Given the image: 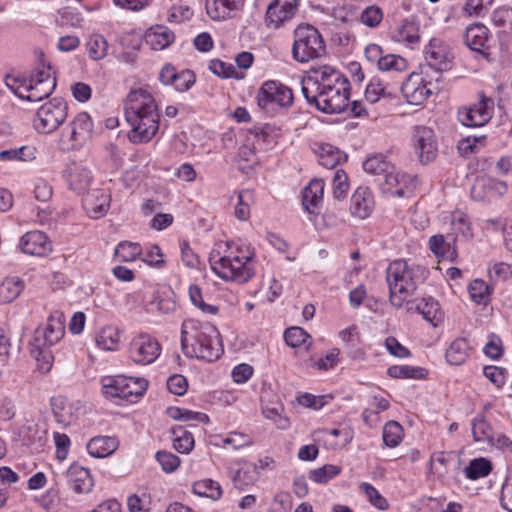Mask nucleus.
Wrapping results in <instances>:
<instances>
[{
	"label": "nucleus",
	"mask_w": 512,
	"mask_h": 512,
	"mask_svg": "<svg viewBox=\"0 0 512 512\" xmlns=\"http://www.w3.org/2000/svg\"><path fill=\"white\" fill-rule=\"evenodd\" d=\"M209 70L213 74L223 78H238L235 67L232 64L223 62L219 59H213L209 62Z\"/></svg>",
	"instance_id": "nucleus-61"
},
{
	"label": "nucleus",
	"mask_w": 512,
	"mask_h": 512,
	"mask_svg": "<svg viewBox=\"0 0 512 512\" xmlns=\"http://www.w3.org/2000/svg\"><path fill=\"white\" fill-rule=\"evenodd\" d=\"M295 14L294 11L288 12L287 9L284 10L280 3L278 4L276 0H273L267 7L265 21L268 26L279 28L285 21L292 19Z\"/></svg>",
	"instance_id": "nucleus-31"
},
{
	"label": "nucleus",
	"mask_w": 512,
	"mask_h": 512,
	"mask_svg": "<svg viewBox=\"0 0 512 512\" xmlns=\"http://www.w3.org/2000/svg\"><path fill=\"white\" fill-rule=\"evenodd\" d=\"M100 383L102 393L106 399H119L130 403L141 398L148 388L146 379L121 374L104 376Z\"/></svg>",
	"instance_id": "nucleus-6"
},
{
	"label": "nucleus",
	"mask_w": 512,
	"mask_h": 512,
	"mask_svg": "<svg viewBox=\"0 0 512 512\" xmlns=\"http://www.w3.org/2000/svg\"><path fill=\"white\" fill-rule=\"evenodd\" d=\"M181 346L184 354L208 362L217 360L223 352L220 333L208 323L187 319L181 326Z\"/></svg>",
	"instance_id": "nucleus-2"
},
{
	"label": "nucleus",
	"mask_w": 512,
	"mask_h": 512,
	"mask_svg": "<svg viewBox=\"0 0 512 512\" xmlns=\"http://www.w3.org/2000/svg\"><path fill=\"white\" fill-rule=\"evenodd\" d=\"M192 491L198 496L207 497L212 500H218L222 495L219 483L211 479L196 481L192 486Z\"/></svg>",
	"instance_id": "nucleus-42"
},
{
	"label": "nucleus",
	"mask_w": 512,
	"mask_h": 512,
	"mask_svg": "<svg viewBox=\"0 0 512 512\" xmlns=\"http://www.w3.org/2000/svg\"><path fill=\"white\" fill-rule=\"evenodd\" d=\"M475 442L489 444L493 440V429L483 415H477L471 423Z\"/></svg>",
	"instance_id": "nucleus-35"
},
{
	"label": "nucleus",
	"mask_w": 512,
	"mask_h": 512,
	"mask_svg": "<svg viewBox=\"0 0 512 512\" xmlns=\"http://www.w3.org/2000/svg\"><path fill=\"white\" fill-rule=\"evenodd\" d=\"M471 299L477 304H486L490 297V288L481 279L473 280L468 287Z\"/></svg>",
	"instance_id": "nucleus-51"
},
{
	"label": "nucleus",
	"mask_w": 512,
	"mask_h": 512,
	"mask_svg": "<svg viewBox=\"0 0 512 512\" xmlns=\"http://www.w3.org/2000/svg\"><path fill=\"white\" fill-rule=\"evenodd\" d=\"M65 334V317L61 311H53L45 325L39 326L34 334L33 341L38 345L52 346L58 343Z\"/></svg>",
	"instance_id": "nucleus-16"
},
{
	"label": "nucleus",
	"mask_w": 512,
	"mask_h": 512,
	"mask_svg": "<svg viewBox=\"0 0 512 512\" xmlns=\"http://www.w3.org/2000/svg\"><path fill=\"white\" fill-rule=\"evenodd\" d=\"M96 343L104 350H116L120 344L119 329L112 325L103 327L96 336Z\"/></svg>",
	"instance_id": "nucleus-33"
},
{
	"label": "nucleus",
	"mask_w": 512,
	"mask_h": 512,
	"mask_svg": "<svg viewBox=\"0 0 512 512\" xmlns=\"http://www.w3.org/2000/svg\"><path fill=\"white\" fill-rule=\"evenodd\" d=\"M492 22L503 32L512 30V8L502 6L495 9L492 14Z\"/></svg>",
	"instance_id": "nucleus-56"
},
{
	"label": "nucleus",
	"mask_w": 512,
	"mask_h": 512,
	"mask_svg": "<svg viewBox=\"0 0 512 512\" xmlns=\"http://www.w3.org/2000/svg\"><path fill=\"white\" fill-rule=\"evenodd\" d=\"M387 374L392 378L405 379H421L427 374L426 370L420 367L409 365H393L388 368Z\"/></svg>",
	"instance_id": "nucleus-44"
},
{
	"label": "nucleus",
	"mask_w": 512,
	"mask_h": 512,
	"mask_svg": "<svg viewBox=\"0 0 512 512\" xmlns=\"http://www.w3.org/2000/svg\"><path fill=\"white\" fill-rule=\"evenodd\" d=\"M349 83L340 71L324 65L311 68L308 75L301 80V91L305 98L315 97L317 91H325L332 87Z\"/></svg>",
	"instance_id": "nucleus-8"
},
{
	"label": "nucleus",
	"mask_w": 512,
	"mask_h": 512,
	"mask_svg": "<svg viewBox=\"0 0 512 512\" xmlns=\"http://www.w3.org/2000/svg\"><path fill=\"white\" fill-rule=\"evenodd\" d=\"M340 472L341 468L339 466L327 464L320 468L311 470L309 478L316 483L324 484L337 476Z\"/></svg>",
	"instance_id": "nucleus-55"
},
{
	"label": "nucleus",
	"mask_w": 512,
	"mask_h": 512,
	"mask_svg": "<svg viewBox=\"0 0 512 512\" xmlns=\"http://www.w3.org/2000/svg\"><path fill=\"white\" fill-rule=\"evenodd\" d=\"M429 248L436 255L443 258L453 259L456 256V250L448 243L443 235H434L429 239Z\"/></svg>",
	"instance_id": "nucleus-49"
},
{
	"label": "nucleus",
	"mask_w": 512,
	"mask_h": 512,
	"mask_svg": "<svg viewBox=\"0 0 512 512\" xmlns=\"http://www.w3.org/2000/svg\"><path fill=\"white\" fill-rule=\"evenodd\" d=\"M68 182L72 190L83 193L92 182L91 171L81 165L73 164L68 171Z\"/></svg>",
	"instance_id": "nucleus-27"
},
{
	"label": "nucleus",
	"mask_w": 512,
	"mask_h": 512,
	"mask_svg": "<svg viewBox=\"0 0 512 512\" xmlns=\"http://www.w3.org/2000/svg\"><path fill=\"white\" fill-rule=\"evenodd\" d=\"M93 133V121L86 112L77 114L74 119L63 130L62 135L67 136L71 149L82 147Z\"/></svg>",
	"instance_id": "nucleus-18"
},
{
	"label": "nucleus",
	"mask_w": 512,
	"mask_h": 512,
	"mask_svg": "<svg viewBox=\"0 0 512 512\" xmlns=\"http://www.w3.org/2000/svg\"><path fill=\"white\" fill-rule=\"evenodd\" d=\"M6 86L19 98L31 102L48 98L56 88V77L51 65L41 62L29 75L7 76Z\"/></svg>",
	"instance_id": "nucleus-5"
},
{
	"label": "nucleus",
	"mask_w": 512,
	"mask_h": 512,
	"mask_svg": "<svg viewBox=\"0 0 512 512\" xmlns=\"http://www.w3.org/2000/svg\"><path fill=\"white\" fill-rule=\"evenodd\" d=\"M431 76L428 70L421 73H411L405 82L402 83L401 92L406 101L411 105H421L432 94L434 89Z\"/></svg>",
	"instance_id": "nucleus-11"
},
{
	"label": "nucleus",
	"mask_w": 512,
	"mask_h": 512,
	"mask_svg": "<svg viewBox=\"0 0 512 512\" xmlns=\"http://www.w3.org/2000/svg\"><path fill=\"white\" fill-rule=\"evenodd\" d=\"M326 53L325 41L320 32L310 24H300L294 30L293 59L306 63L321 58Z\"/></svg>",
	"instance_id": "nucleus-7"
},
{
	"label": "nucleus",
	"mask_w": 512,
	"mask_h": 512,
	"mask_svg": "<svg viewBox=\"0 0 512 512\" xmlns=\"http://www.w3.org/2000/svg\"><path fill=\"white\" fill-rule=\"evenodd\" d=\"M129 352L133 362L148 365L159 357L161 345L156 338L148 334H139L132 339Z\"/></svg>",
	"instance_id": "nucleus-14"
},
{
	"label": "nucleus",
	"mask_w": 512,
	"mask_h": 512,
	"mask_svg": "<svg viewBox=\"0 0 512 512\" xmlns=\"http://www.w3.org/2000/svg\"><path fill=\"white\" fill-rule=\"evenodd\" d=\"M31 355L37 361V366L39 371L43 373H47L50 371L53 364V355L49 348L51 346L48 345H38L37 342H31Z\"/></svg>",
	"instance_id": "nucleus-37"
},
{
	"label": "nucleus",
	"mask_w": 512,
	"mask_h": 512,
	"mask_svg": "<svg viewBox=\"0 0 512 512\" xmlns=\"http://www.w3.org/2000/svg\"><path fill=\"white\" fill-rule=\"evenodd\" d=\"M324 194V182L321 179H313L304 188L302 193V205L309 213H314L315 209L322 202Z\"/></svg>",
	"instance_id": "nucleus-26"
},
{
	"label": "nucleus",
	"mask_w": 512,
	"mask_h": 512,
	"mask_svg": "<svg viewBox=\"0 0 512 512\" xmlns=\"http://www.w3.org/2000/svg\"><path fill=\"white\" fill-rule=\"evenodd\" d=\"M110 201L109 194L95 190L83 199V207L89 217L97 219L106 214L110 207Z\"/></svg>",
	"instance_id": "nucleus-23"
},
{
	"label": "nucleus",
	"mask_w": 512,
	"mask_h": 512,
	"mask_svg": "<svg viewBox=\"0 0 512 512\" xmlns=\"http://www.w3.org/2000/svg\"><path fill=\"white\" fill-rule=\"evenodd\" d=\"M53 439L56 447V457L58 460L63 461L67 458L69 448L71 445L70 438L64 433L54 432Z\"/></svg>",
	"instance_id": "nucleus-64"
},
{
	"label": "nucleus",
	"mask_w": 512,
	"mask_h": 512,
	"mask_svg": "<svg viewBox=\"0 0 512 512\" xmlns=\"http://www.w3.org/2000/svg\"><path fill=\"white\" fill-rule=\"evenodd\" d=\"M125 117L132 126L129 139L134 143L149 142L159 130L160 115L154 97L144 88L130 91L125 104Z\"/></svg>",
	"instance_id": "nucleus-1"
},
{
	"label": "nucleus",
	"mask_w": 512,
	"mask_h": 512,
	"mask_svg": "<svg viewBox=\"0 0 512 512\" xmlns=\"http://www.w3.org/2000/svg\"><path fill=\"white\" fill-rule=\"evenodd\" d=\"M252 190H243L237 194V204L235 207V216L241 220H247L250 216V202L253 200Z\"/></svg>",
	"instance_id": "nucleus-52"
},
{
	"label": "nucleus",
	"mask_w": 512,
	"mask_h": 512,
	"mask_svg": "<svg viewBox=\"0 0 512 512\" xmlns=\"http://www.w3.org/2000/svg\"><path fill=\"white\" fill-rule=\"evenodd\" d=\"M414 149L422 164L432 162L438 153L434 131L430 127L416 126L412 136Z\"/></svg>",
	"instance_id": "nucleus-17"
},
{
	"label": "nucleus",
	"mask_w": 512,
	"mask_h": 512,
	"mask_svg": "<svg viewBox=\"0 0 512 512\" xmlns=\"http://www.w3.org/2000/svg\"><path fill=\"white\" fill-rule=\"evenodd\" d=\"M417 311L423 315L425 320L435 327L442 321L440 305L432 297L423 298L417 304Z\"/></svg>",
	"instance_id": "nucleus-32"
},
{
	"label": "nucleus",
	"mask_w": 512,
	"mask_h": 512,
	"mask_svg": "<svg viewBox=\"0 0 512 512\" xmlns=\"http://www.w3.org/2000/svg\"><path fill=\"white\" fill-rule=\"evenodd\" d=\"M347 156L338 148L325 144L320 147L319 163L328 169L335 168L338 164L346 161Z\"/></svg>",
	"instance_id": "nucleus-34"
},
{
	"label": "nucleus",
	"mask_w": 512,
	"mask_h": 512,
	"mask_svg": "<svg viewBox=\"0 0 512 512\" xmlns=\"http://www.w3.org/2000/svg\"><path fill=\"white\" fill-rule=\"evenodd\" d=\"M426 67L423 70L432 71L434 80L438 82L441 73L450 69L453 54L450 46L439 38H432L425 48Z\"/></svg>",
	"instance_id": "nucleus-13"
},
{
	"label": "nucleus",
	"mask_w": 512,
	"mask_h": 512,
	"mask_svg": "<svg viewBox=\"0 0 512 512\" xmlns=\"http://www.w3.org/2000/svg\"><path fill=\"white\" fill-rule=\"evenodd\" d=\"M194 83V72L191 70H182L181 72H177L172 85L177 91L183 92L189 90Z\"/></svg>",
	"instance_id": "nucleus-63"
},
{
	"label": "nucleus",
	"mask_w": 512,
	"mask_h": 512,
	"mask_svg": "<svg viewBox=\"0 0 512 512\" xmlns=\"http://www.w3.org/2000/svg\"><path fill=\"white\" fill-rule=\"evenodd\" d=\"M332 184L334 198L337 200L344 199L349 189L348 176L344 170L338 169L335 171Z\"/></svg>",
	"instance_id": "nucleus-58"
},
{
	"label": "nucleus",
	"mask_w": 512,
	"mask_h": 512,
	"mask_svg": "<svg viewBox=\"0 0 512 512\" xmlns=\"http://www.w3.org/2000/svg\"><path fill=\"white\" fill-rule=\"evenodd\" d=\"M360 489L373 506L379 510H386L388 508L387 500L378 492L374 486L369 483H362Z\"/></svg>",
	"instance_id": "nucleus-60"
},
{
	"label": "nucleus",
	"mask_w": 512,
	"mask_h": 512,
	"mask_svg": "<svg viewBox=\"0 0 512 512\" xmlns=\"http://www.w3.org/2000/svg\"><path fill=\"white\" fill-rule=\"evenodd\" d=\"M66 478L70 488L78 494L89 493L94 486L90 471L76 463L68 468Z\"/></svg>",
	"instance_id": "nucleus-22"
},
{
	"label": "nucleus",
	"mask_w": 512,
	"mask_h": 512,
	"mask_svg": "<svg viewBox=\"0 0 512 512\" xmlns=\"http://www.w3.org/2000/svg\"><path fill=\"white\" fill-rule=\"evenodd\" d=\"M374 197L370 188L365 186L358 187L351 197V214L359 219H366L374 209Z\"/></svg>",
	"instance_id": "nucleus-21"
},
{
	"label": "nucleus",
	"mask_w": 512,
	"mask_h": 512,
	"mask_svg": "<svg viewBox=\"0 0 512 512\" xmlns=\"http://www.w3.org/2000/svg\"><path fill=\"white\" fill-rule=\"evenodd\" d=\"M229 474L235 487L240 490L253 485L259 478L257 465L246 461H243V465L237 469L230 466Z\"/></svg>",
	"instance_id": "nucleus-25"
},
{
	"label": "nucleus",
	"mask_w": 512,
	"mask_h": 512,
	"mask_svg": "<svg viewBox=\"0 0 512 512\" xmlns=\"http://www.w3.org/2000/svg\"><path fill=\"white\" fill-rule=\"evenodd\" d=\"M257 102L266 111H273L276 107L287 108L293 103V93L280 82L266 81L257 93Z\"/></svg>",
	"instance_id": "nucleus-12"
},
{
	"label": "nucleus",
	"mask_w": 512,
	"mask_h": 512,
	"mask_svg": "<svg viewBox=\"0 0 512 512\" xmlns=\"http://www.w3.org/2000/svg\"><path fill=\"white\" fill-rule=\"evenodd\" d=\"M492 470L490 460L480 457L471 460L468 466L464 469L465 476L470 480H477L486 477Z\"/></svg>",
	"instance_id": "nucleus-40"
},
{
	"label": "nucleus",
	"mask_w": 512,
	"mask_h": 512,
	"mask_svg": "<svg viewBox=\"0 0 512 512\" xmlns=\"http://www.w3.org/2000/svg\"><path fill=\"white\" fill-rule=\"evenodd\" d=\"M89 57L93 60H101L107 55L108 42L99 34L91 35L87 42Z\"/></svg>",
	"instance_id": "nucleus-50"
},
{
	"label": "nucleus",
	"mask_w": 512,
	"mask_h": 512,
	"mask_svg": "<svg viewBox=\"0 0 512 512\" xmlns=\"http://www.w3.org/2000/svg\"><path fill=\"white\" fill-rule=\"evenodd\" d=\"M468 352V342L463 338H459L453 341L446 350V359L452 365H461L468 358Z\"/></svg>",
	"instance_id": "nucleus-36"
},
{
	"label": "nucleus",
	"mask_w": 512,
	"mask_h": 512,
	"mask_svg": "<svg viewBox=\"0 0 512 512\" xmlns=\"http://www.w3.org/2000/svg\"><path fill=\"white\" fill-rule=\"evenodd\" d=\"M174 448L183 454L189 453L194 447V437L192 433L186 431L182 426L173 428Z\"/></svg>",
	"instance_id": "nucleus-46"
},
{
	"label": "nucleus",
	"mask_w": 512,
	"mask_h": 512,
	"mask_svg": "<svg viewBox=\"0 0 512 512\" xmlns=\"http://www.w3.org/2000/svg\"><path fill=\"white\" fill-rule=\"evenodd\" d=\"M350 83L317 91L315 97L305 98L310 105L327 114H339L348 107Z\"/></svg>",
	"instance_id": "nucleus-9"
},
{
	"label": "nucleus",
	"mask_w": 512,
	"mask_h": 512,
	"mask_svg": "<svg viewBox=\"0 0 512 512\" xmlns=\"http://www.w3.org/2000/svg\"><path fill=\"white\" fill-rule=\"evenodd\" d=\"M382 19L383 11L376 5H370L366 7L360 15L361 22L370 28L379 26V24L382 22Z\"/></svg>",
	"instance_id": "nucleus-59"
},
{
	"label": "nucleus",
	"mask_w": 512,
	"mask_h": 512,
	"mask_svg": "<svg viewBox=\"0 0 512 512\" xmlns=\"http://www.w3.org/2000/svg\"><path fill=\"white\" fill-rule=\"evenodd\" d=\"M142 249L138 243L121 242L115 249V255L123 262L134 261L141 255Z\"/></svg>",
	"instance_id": "nucleus-54"
},
{
	"label": "nucleus",
	"mask_w": 512,
	"mask_h": 512,
	"mask_svg": "<svg viewBox=\"0 0 512 512\" xmlns=\"http://www.w3.org/2000/svg\"><path fill=\"white\" fill-rule=\"evenodd\" d=\"M167 415L178 421H196L206 423L209 421V417L205 413L195 412L188 409H182L179 407H168L166 410Z\"/></svg>",
	"instance_id": "nucleus-45"
},
{
	"label": "nucleus",
	"mask_w": 512,
	"mask_h": 512,
	"mask_svg": "<svg viewBox=\"0 0 512 512\" xmlns=\"http://www.w3.org/2000/svg\"><path fill=\"white\" fill-rule=\"evenodd\" d=\"M363 169L366 173L375 176L376 179H380L387 171H390L389 169H392V164L382 154H378L367 158L363 163Z\"/></svg>",
	"instance_id": "nucleus-39"
},
{
	"label": "nucleus",
	"mask_w": 512,
	"mask_h": 512,
	"mask_svg": "<svg viewBox=\"0 0 512 512\" xmlns=\"http://www.w3.org/2000/svg\"><path fill=\"white\" fill-rule=\"evenodd\" d=\"M171 291L163 292V295L160 293L155 296L152 305L155 306V308L164 314L170 313L175 310L176 308V302L173 300V298L170 296Z\"/></svg>",
	"instance_id": "nucleus-62"
},
{
	"label": "nucleus",
	"mask_w": 512,
	"mask_h": 512,
	"mask_svg": "<svg viewBox=\"0 0 512 512\" xmlns=\"http://www.w3.org/2000/svg\"><path fill=\"white\" fill-rule=\"evenodd\" d=\"M24 289V282L18 277H8L0 285V297L4 302L15 300Z\"/></svg>",
	"instance_id": "nucleus-41"
},
{
	"label": "nucleus",
	"mask_w": 512,
	"mask_h": 512,
	"mask_svg": "<svg viewBox=\"0 0 512 512\" xmlns=\"http://www.w3.org/2000/svg\"><path fill=\"white\" fill-rule=\"evenodd\" d=\"M489 30L480 23H475L466 28L464 42L471 50L484 54L488 48Z\"/></svg>",
	"instance_id": "nucleus-24"
},
{
	"label": "nucleus",
	"mask_w": 512,
	"mask_h": 512,
	"mask_svg": "<svg viewBox=\"0 0 512 512\" xmlns=\"http://www.w3.org/2000/svg\"><path fill=\"white\" fill-rule=\"evenodd\" d=\"M377 68L382 72H404L408 68L405 58L397 54H384Z\"/></svg>",
	"instance_id": "nucleus-47"
},
{
	"label": "nucleus",
	"mask_w": 512,
	"mask_h": 512,
	"mask_svg": "<svg viewBox=\"0 0 512 512\" xmlns=\"http://www.w3.org/2000/svg\"><path fill=\"white\" fill-rule=\"evenodd\" d=\"M19 246L25 254L46 256L52 250L51 242L45 233L35 230L27 232L20 239Z\"/></svg>",
	"instance_id": "nucleus-20"
},
{
	"label": "nucleus",
	"mask_w": 512,
	"mask_h": 512,
	"mask_svg": "<svg viewBox=\"0 0 512 512\" xmlns=\"http://www.w3.org/2000/svg\"><path fill=\"white\" fill-rule=\"evenodd\" d=\"M67 113V103L61 98H53L37 110L34 127L40 133H52L65 121Z\"/></svg>",
	"instance_id": "nucleus-10"
},
{
	"label": "nucleus",
	"mask_w": 512,
	"mask_h": 512,
	"mask_svg": "<svg viewBox=\"0 0 512 512\" xmlns=\"http://www.w3.org/2000/svg\"><path fill=\"white\" fill-rule=\"evenodd\" d=\"M241 6L235 0H208L206 9L212 19L222 20L228 18L231 12L238 10Z\"/></svg>",
	"instance_id": "nucleus-30"
},
{
	"label": "nucleus",
	"mask_w": 512,
	"mask_h": 512,
	"mask_svg": "<svg viewBox=\"0 0 512 512\" xmlns=\"http://www.w3.org/2000/svg\"><path fill=\"white\" fill-rule=\"evenodd\" d=\"M396 40L410 47L417 45L420 41L418 25L411 20H404L397 30Z\"/></svg>",
	"instance_id": "nucleus-38"
},
{
	"label": "nucleus",
	"mask_w": 512,
	"mask_h": 512,
	"mask_svg": "<svg viewBox=\"0 0 512 512\" xmlns=\"http://www.w3.org/2000/svg\"><path fill=\"white\" fill-rule=\"evenodd\" d=\"M35 158V149L29 146H22L20 148L3 150L0 152V160L12 161H30Z\"/></svg>",
	"instance_id": "nucleus-53"
},
{
	"label": "nucleus",
	"mask_w": 512,
	"mask_h": 512,
	"mask_svg": "<svg viewBox=\"0 0 512 512\" xmlns=\"http://www.w3.org/2000/svg\"><path fill=\"white\" fill-rule=\"evenodd\" d=\"M224 254L213 251L209 257L211 269L221 279L245 283L256 273L254 254L247 246L225 242Z\"/></svg>",
	"instance_id": "nucleus-3"
},
{
	"label": "nucleus",
	"mask_w": 512,
	"mask_h": 512,
	"mask_svg": "<svg viewBox=\"0 0 512 512\" xmlns=\"http://www.w3.org/2000/svg\"><path fill=\"white\" fill-rule=\"evenodd\" d=\"M427 274L426 268L420 265H410L402 259L391 262L386 269L391 304L401 308Z\"/></svg>",
	"instance_id": "nucleus-4"
},
{
	"label": "nucleus",
	"mask_w": 512,
	"mask_h": 512,
	"mask_svg": "<svg viewBox=\"0 0 512 512\" xmlns=\"http://www.w3.org/2000/svg\"><path fill=\"white\" fill-rule=\"evenodd\" d=\"M389 170L382 178L376 179L383 193L404 197L415 188L416 180L412 176L397 170L394 165Z\"/></svg>",
	"instance_id": "nucleus-15"
},
{
	"label": "nucleus",
	"mask_w": 512,
	"mask_h": 512,
	"mask_svg": "<svg viewBox=\"0 0 512 512\" xmlns=\"http://www.w3.org/2000/svg\"><path fill=\"white\" fill-rule=\"evenodd\" d=\"M175 39L174 33L165 26L158 25L150 28L146 35V41L154 50H162L173 43Z\"/></svg>",
	"instance_id": "nucleus-29"
},
{
	"label": "nucleus",
	"mask_w": 512,
	"mask_h": 512,
	"mask_svg": "<svg viewBox=\"0 0 512 512\" xmlns=\"http://www.w3.org/2000/svg\"><path fill=\"white\" fill-rule=\"evenodd\" d=\"M116 448V439L108 436L94 437L87 443L88 453L95 458H105L111 455Z\"/></svg>",
	"instance_id": "nucleus-28"
},
{
	"label": "nucleus",
	"mask_w": 512,
	"mask_h": 512,
	"mask_svg": "<svg viewBox=\"0 0 512 512\" xmlns=\"http://www.w3.org/2000/svg\"><path fill=\"white\" fill-rule=\"evenodd\" d=\"M494 110V101L484 95L479 102L469 108L459 111L460 122L468 127H480L485 125L491 118Z\"/></svg>",
	"instance_id": "nucleus-19"
},
{
	"label": "nucleus",
	"mask_w": 512,
	"mask_h": 512,
	"mask_svg": "<svg viewBox=\"0 0 512 512\" xmlns=\"http://www.w3.org/2000/svg\"><path fill=\"white\" fill-rule=\"evenodd\" d=\"M392 98L393 93L387 89V86L379 78H373L365 90V99L370 103H376L379 99Z\"/></svg>",
	"instance_id": "nucleus-43"
},
{
	"label": "nucleus",
	"mask_w": 512,
	"mask_h": 512,
	"mask_svg": "<svg viewBox=\"0 0 512 512\" xmlns=\"http://www.w3.org/2000/svg\"><path fill=\"white\" fill-rule=\"evenodd\" d=\"M310 335L301 327H290L284 332V340L291 347H299L310 340Z\"/></svg>",
	"instance_id": "nucleus-57"
},
{
	"label": "nucleus",
	"mask_w": 512,
	"mask_h": 512,
	"mask_svg": "<svg viewBox=\"0 0 512 512\" xmlns=\"http://www.w3.org/2000/svg\"><path fill=\"white\" fill-rule=\"evenodd\" d=\"M403 437V428L396 421H389L383 428L382 438L387 447L394 448L398 446Z\"/></svg>",
	"instance_id": "nucleus-48"
}]
</instances>
